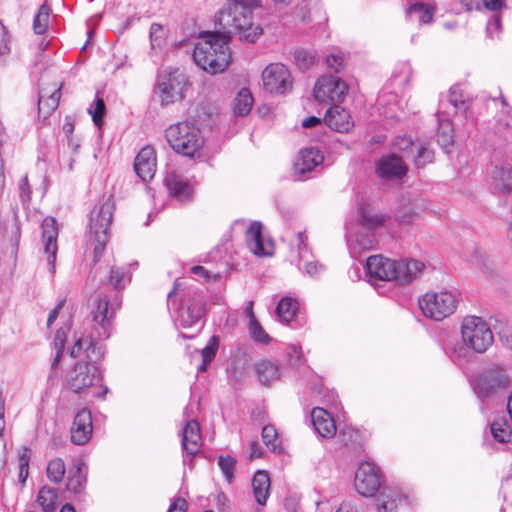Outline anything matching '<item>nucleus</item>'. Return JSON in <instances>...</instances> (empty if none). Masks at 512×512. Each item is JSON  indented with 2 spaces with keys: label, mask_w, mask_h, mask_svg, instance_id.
Masks as SVG:
<instances>
[{
  "label": "nucleus",
  "mask_w": 512,
  "mask_h": 512,
  "mask_svg": "<svg viewBox=\"0 0 512 512\" xmlns=\"http://www.w3.org/2000/svg\"><path fill=\"white\" fill-rule=\"evenodd\" d=\"M260 0H231L216 15V25L223 35L238 34L241 40L254 43L262 35V28L253 21V9Z\"/></svg>",
  "instance_id": "nucleus-1"
},
{
  "label": "nucleus",
  "mask_w": 512,
  "mask_h": 512,
  "mask_svg": "<svg viewBox=\"0 0 512 512\" xmlns=\"http://www.w3.org/2000/svg\"><path fill=\"white\" fill-rule=\"evenodd\" d=\"M260 0H231L216 15V25L223 35L238 34L241 40L254 43L262 35V28L253 21V9Z\"/></svg>",
  "instance_id": "nucleus-2"
},
{
  "label": "nucleus",
  "mask_w": 512,
  "mask_h": 512,
  "mask_svg": "<svg viewBox=\"0 0 512 512\" xmlns=\"http://www.w3.org/2000/svg\"><path fill=\"white\" fill-rule=\"evenodd\" d=\"M230 36L206 32L194 45L193 59L198 67L210 74L221 73L230 63Z\"/></svg>",
  "instance_id": "nucleus-3"
},
{
  "label": "nucleus",
  "mask_w": 512,
  "mask_h": 512,
  "mask_svg": "<svg viewBox=\"0 0 512 512\" xmlns=\"http://www.w3.org/2000/svg\"><path fill=\"white\" fill-rule=\"evenodd\" d=\"M104 356V350L98 343L90 341L85 350V359L77 362L65 375V385L74 393H86L100 384L102 375L98 363Z\"/></svg>",
  "instance_id": "nucleus-4"
},
{
  "label": "nucleus",
  "mask_w": 512,
  "mask_h": 512,
  "mask_svg": "<svg viewBox=\"0 0 512 512\" xmlns=\"http://www.w3.org/2000/svg\"><path fill=\"white\" fill-rule=\"evenodd\" d=\"M461 336L466 347H455L453 350L459 358H466L468 348L477 353H483L493 343V334L489 325L476 316L464 318Z\"/></svg>",
  "instance_id": "nucleus-5"
},
{
  "label": "nucleus",
  "mask_w": 512,
  "mask_h": 512,
  "mask_svg": "<svg viewBox=\"0 0 512 512\" xmlns=\"http://www.w3.org/2000/svg\"><path fill=\"white\" fill-rule=\"evenodd\" d=\"M166 138L175 152L187 157H193L203 145L199 128L189 121L171 125L166 130Z\"/></svg>",
  "instance_id": "nucleus-6"
},
{
  "label": "nucleus",
  "mask_w": 512,
  "mask_h": 512,
  "mask_svg": "<svg viewBox=\"0 0 512 512\" xmlns=\"http://www.w3.org/2000/svg\"><path fill=\"white\" fill-rule=\"evenodd\" d=\"M113 203L107 199L102 204L95 206L90 213L89 232L94 246V258L101 257L108 241V229L113 215Z\"/></svg>",
  "instance_id": "nucleus-7"
},
{
  "label": "nucleus",
  "mask_w": 512,
  "mask_h": 512,
  "mask_svg": "<svg viewBox=\"0 0 512 512\" xmlns=\"http://www.w3.org/2000/svg\"><path fill=\"white\" fill-rule=\"evenodd\" d=\"M456 304V295L449 291L428 292L419 299V307L424 316L436 321L450 316Z\"/></svg>",
  "instance_id": "nucleus-8"
},
{
  "label": "nucleus",
  "mask_w": 512,
  "mask_h": 512,
  "mask_svg": "<svg viewBox=\"0 0 512 512\" xmlns=\"http://www.w3.org/2000/svg\"><path fill=\"white\" fill-rule=\"evenodd\" d=\"M188 87L185 74L179 70H173L162 76L158 81V94L162 106H168L181 101Z\"/></svg>",
  "instance_id": "nucleus-9"
},
{
  "label": "nucleus",
  "mask_w": 512,
  "mask_h": 512,
  "mask_svg": "<svg viewBox=\"0 0 512 512\" xmlns=\"http://www.w3.org/2000/svg\"><path fill=\"white\" fill-rule=\"evenodd\" d=\"M262 82L264 89L275 95H286L293 87L292 75L282 63L269 64L262 72Z\"/></svg>",
  "instance_id": "nucleus-10"
},
{
  "label": "nucleus",
  "mask_w": 512,
  "mask_h": 512,
  "mask_svg": "<svg viewBox=\"0 0 512 512\" xmlns=\"http://www.w3.org/2000/svg\"><path fill=\"white\" fill-rule=\"evenodd\" d=\"M510 384V377L505 368L494 365L484 370L477 378L475 390L479 397H489L498 391L507 388Z\"/></svg>",
  "instance_id": "nucleus-11"
},
{
  "label": "nucleus",
  "mask_w": 512,
  "mask_h": 512,
  "mask_svg": "<svg viewBox=\"0 0 512 512\" xmlns=\"http://www.w3.org/2000/svg\"><path fill=\"white\" fill-rule=\"evenodd\" d=\"M382 482L381 471L374 463L368 461L360 463L355 473L354 487L361 496H374Z\"/></svg>",
  "instance_id": "nucleus-12"
},
{
  "label": "nucleus",
  "mask_w": 512,
  "mask_h": 512,
  "mask_svg": "<svg viewBox=\"0 0 512 512\" xmlns=\"http://www.w3.org/2000/svg\"><path fill=\"white\" fill-rule=\"evenodd\" d=\"M348 91L347 84L335 76H324L314 86V97L318 102L335 103L344 99Z\"/></svg>",
  "instance_id": "nucleus-13"
},
{
  "label": "nucleus",
  "mask_w": 512,
  "mask_h": 512,
  "mask_svg": "<svg viewBox=\"0 0 512 512\" xmlns=\"http://www.w3.org/2000/svg\"><path fill=\"white\" fill-rule=\"evenodd\" d=\"M366 269L369 281L375 285L376 281H397V261L374 255L367 259Z\"/></svg>",
  "instance_id": "nucleus-14"
},
{
  "label": "nucleus",
  "mask_w": 512,
  "mask_h": 512,
  "mask_svg": "<svg viewBox=\"0 0 512 512\" xmlns=\"http://www.w3.org/2000/svg\"><path fill=\"white\" fill-rule=\"evenodd\" d=\"M58 227L53 217H46L42 222V242L44 254L52 275L55 274V261L58 251L57 245Z\"/></svg>",
  "instance_id": "nucleus-15"
},
{
  "label": "nucleus",
  "mask_w": 512,
  "mask_h": 512,
  "mask_svg": "<svg viewBox=\"0 0 512 512\" xmlns=\"http://www.w3.org/2000/svg\"><path fill=\"white\" fill-rule=\"evenodd\" d=\"M93 425L91 412L87 409L80 410L71 427V441L76 445L86 444L92 436Z\"/></svg>",
  "instance_id": "nucleus-16"
},
{
  "label": "nucleus",
  "mask_w": 512,
  "mask_h": 512,
  "mask_svg": "<svg viewBox=\"0 0 512 512\" xmlns=\"http://www.w3.org/2000/svg\"><path fill=\"white\" fill-rule=\"evenodd\" d=\"M306 241L307 237L305 234L303 232H298L291 240V250H296L299 259L306 262L304 265L305 273L311 277H318L325 270V267L317 261L309 260V249Z\"/></svg>",
  "instance_id": "nucleus-17"
},
{
  "label": "nucleus",
  "mask_w": 512,
  "mask_h": 512,
  "mask_svg": "<svg viewBox=\"0 0 512 512\" xmlns=\"http://www.w3.org/2000/svg\"><path fill=\"white\" fill-rule=\"evenodd\" d=\"M406 172L402 158L395 154L383 156L376 164V173L382 179L401 178Z\"/></svg>",
  "instance_id": "nucleus-18"
},
{
  "label": "nucleus",
  "mask_w": 512,
  "mask_h": 512,
  "mask_svg": "<svg viewBox=\"0 0 512 512\" xmlns=\"http://www.w3.org/2000/svg\"><path fill=\"white\" fill-rule=\"evenodd\" d=\"M324 121L330 129L339 133H349L355 125L350 113L338 105L326 111Z\"/></svg>",
  "instance_id": "nucleus-19"
},
{
  "label": "nucleus",
  "mask_w": 512,
  "mask_h": 512,
  "mask_svg": "<svg viewBox=\"0 0 512 512\" xmlns=\"http://www.w3.org/2000/svg\"><path fill=\"white\" fill-rule=\"evenodd\" d=\"M136 174L143 180H151L156 172V155L151 146L143 147L134 162Z\"/></svg>",
  "instance_id": "nucleus-20"
},
{
  "label": "nucleus",
  "mask_w": 512,
  "mask_h": 512,
  "mask_svg": "<svg viewBox=\"0 0 512 512\" xmlns=\"http://www.w3.org/2000/svg\"><path fill=\"white\" fill-rule=\"evenodd\" d=\"M246 244L249 250L257 256H268L272 254L270 241H265L262 236V225L253 222L246 231Z\"/></svg>",
  "instance_id": "nucleus-21"
},
{
  "label": "nucleus",
  "mask_w": 512,
  "mask_h": 512,
  "mask_svg": "<svg viewBox=\"0 0 512 512\" xmlns=\"http://www.w3.org/2000/svg\"><path fill=\"white\" fill-rule=\"evenodd\" d=\"M92 316L93 321L102 329V332H99V337L108 338L110 322L114 316V308L109 307V300L106 297H99L94 301Z\"/></svg>",
  "instance_id": "nucleus-22"
},
{
  "label": "nucleus",
  "mask_w": 512,
  "mask_h": 512,
  "mask_svg": "<svg viewBox=\"0 0 512 512\" xmlns=\"http://www.w3.org/2000/svg\"><path fill=\"white\" fill-rule=\"evenodd\" d=\"M60 83H54L52 86L42 87L39 91L38 97V110L39 113L44 114L46 118L49 116L59 105L60 100Z\"/></svg>",
  "instance_id": "nucleus-23"
},
{
  "label": "nucleus",
  "mask_w": 512,
  "mask_h": 512,
  "mask_svg": "<svg viewBox=\"0 0 512 512\" xmlns=\"http://www.w3.org/2000/svg\"><path fill=\"white\" fill-rule=\"evenodd\" d=\"M323 160L324 156L320 150L313 147L304 148L299 152L298 157L295 160V172L303 175L322 164Z\"/></svg>",
  "instance_id": "nucleus-24"
},
{
  "label": "nucleus",
  "mask_w": 512,
  "mask_h": 512,
  "mask_svg": "<svg viewBox=\"0 0 512 512\" xmlns=\"http://www.w3.org/2000/svg\"><path fill=\"white\" fill-rule=\"evenodd\" d=\"M200 425L196 420L187 421L182 436V448L188 455H196L201 448Z\"/></svg>",
  "instance_id": "nucleus-25"
},
{
  "label": "nucleus",
  "mask_w": 512,
  "mask_h": 512,
  "mask_svg": "<svg viewBox=\"0 0 512 512\" xmlns=\"http://www.w3.org/2000/svg\"><path fill=\"white\" fill-rule=\"evenodd\" d=\"M311 422L315 431L323 438H332L336 434V425L330 414L316 407L311 412Z\"/></svg>",
  "instance_id": "nucleus-26"
},
{
  "label": "nucleus",
  "mask_w": 512,
  "mask_h": 512,
  "mask_svg": "<svg viewBox=\"0 0 512 512\" xmlns=\"http://www.w3.org/2000/svg\"><path fill=\"white\" fill-rule=\"evenodd\" d=\"M164 184L171 196L178 201H186L192 195V189L187 182H185L175 172H169L164 178Z\"/></svg>",
  "instance_id": "nucleus-27"
},
{
  "label": "nucleus",
  "mask_w": 512,
  "mask_h": 512,
  "mask_svg": "<svg viewBox=\"0 0 512 512\" xmlns=\"http://www.w3.org/2000/svg\"><path fill=\"white\" fill-rule=\"evenodd\" d=\"M205 313V306L201 299L195 300L191 305L182 306L178 312V321L183 328L196 325Z\"/></svg>",
  "instance_id": "nucleus-28"
},
{
  "label": "nucleus",
  "mask_w": 512,
  "mask_h": 512,
  "mask_svg": "<svg viewBox=\"0 0 512 512\" xmlns=\"http://www.w3.org/2000/svg\"><path fill=\"white\" fill-rule=\"evenodd\" d=\"M69 328H60L57 330L55 337H54V348L56 350L55 356L53 358V361L51 363V372L47 377V387L52 388L55 385V379H56V371L58 368V365L61 361L63 351L65 348V343L67 340V330Z\"/></svg>",
  "instance_id": "nucleus-29"
},
{
  "label": "nucleus",
  "mask_w": 512,
  "mask_h": 512,
  "mask_svg": "<svg viewBox=\"0 0 512 512\" xmlns=\"http://www.w3.org/2000/svg\"><path fill=\"white\" fill-rule=\"evenodd\" d=\"M492 188L502 194L512 191V167H495L491 172Z\"/></svg>",
  "instance_id": "nucleus-30"
},
{
  "label": "nucleus",
  "mask_w": 512,
  "mask_h": 512,
  "mask_svg": "<svg viewBox=\"0 0 512 512\" xmlns=\"http://www.w3.org/2000/svg\"><path fill=\"white\" fill-rule=\"evenodd\" d=\"M349 249L352 255L359 254L363 251H369L375 248L377 244L376 237L373 232L365 231L348 238Z\"/></svg>",
  "instance_id": "nucleus-31"
},
{
  "label": "nucleus",
  "mask_w": 512,
  "mask_h": 512,
  "mask_svg": "<svg viewBox=\"0 0 512 512\" xmlns=\"http://www.w3.org/2000/svg\"><path fill=\"white\" fill-rule=\"evenodd\" d=\"M253 493L259 505H265L270 489V478L265 471H258L252 479Z\"/></svg>",
  "instance_id": "nucleus-32"
},
{
  "label": "nucleus",
  "mask_w": 512,
  "mask_h": 512,
  "mask_svg": "<svg viewBox=\"0 0 512 512\" xmlns=\"http://www.w3.org/2000/svg\"><path fill=\"white\" fill-rule=\"evenodd\" d=\"M358 219L363 228L369 230L381 227L385 222V216L375 212L370 205H363L359 208Z\"/></svg>",
  "instance_id": "nucleus-33"
},
{
  "label": "nucleus",
  "mask_w": 512,
  "mask_h": 512,
  "mask_svg": "<svg viewBox=\"0 0 512 512\" xmlns=\"http://www.w3.org/2000/svg\"><path fill=\"white\" fill-rule=\"evenodd\" d=\"M424 268V264L417 260H402L397 262V282H409L416 278Z\"/></svg>",
  "instance_id": "nucleus-34"
},
{
  "label": "nucleus",
  "mask_w": 512,
  "mask_h": 512,
  "mask_svg": "<svg viewBox=\"0 0 512 512\" xmlns=\"http://www.w3.org/2000/svg\"><path fill=\"white\" fill-rule=\"evenodd\" d=\"M490 435L494 442L508 443L512 436V428L508 419L504 417L495 419L490 425Z\"/></svg>",
  "instance_id": "nucleus-35"
},
{
  "label": "nucleus",
  "mask_w": 512,
  "mask_h": 512,
  "mask_svg": "<svg viewBox=\"0 0 512 512\" xmlns=\"http://www.w3.org/2000/svg\"><path fill=\"white\" fill-rule=\"evenodd\" d=\"M435 13V7L423 3L411 4L407 9L410 20H416L419 25L431 23Z\"/></svg>",
  "instance_id": "nucleus-36"
},
{
  "label": "nucleus",
  "mask_w": 512,
  "mask_h": 512,
  "mask_svg": "<svg viewBox=\"0 0 512 512\" xmlns=\"http://www.w3.org/2000/svg\"><path fill=\"white\" fill-rule=\"evenodd\" d=\"M255 372L259 381L264 385H269L280 377L279 367L268 360H262L256 363Z\"/></svg>",
  "instance_id": "nucleus-37"
},
{
  "label": "nucleus",
  "mask_w": 512,
  "mask_h": 512,
  "mask_svg": "<svg viewBox=\"0 0 512 512\" xmlns=\"http://www.w3.org/2000/svg\"><path fill=\"white\" fill-rule=\"evenodd\" d=\"M298 302L290 297H284L276 307V316L279 321L289 323L296 315Z\"/></svg>",
  "instance_id": "nucleus-38"
},
{
  "label": "nucleus",
  "mask_w": 512,
  "mask_h": 512,
  "mask_svg": "<svg viewBox=\"0 0 512 512\" xmlns=\"http://www.w3.org/2000/svg\"><path fill=\"white\" fill-rule=\"evenodd\" d=\"M402 501L401 493L394 488H386L381 493V503L378 512H395L398 503Z\"/></svg>",
  "instance_id": "nucleus-39"
},
{
  "label": "nucleus",
  "mask_w": 512,
  "mask_h": 512,
  "mask_svg": "<svg viewBox=\"0 0 512 512\" xmlns=\"http://www.w3.org/2000/svg\"><path fill=\"white\" fill-rule=\"evenodd\" d=\"M253 97L249 89L242 88L234 99L233 110L239 116H246L250 113L253 105Z\"/></svg>",
  "instance_id": "nucleus-40"
},
{
  "label": "nucleus",
  "mask_w": 512,
  "mask_h": 512,
  "mask_svg": "<svg viewBox=\"0 0 512 512\" xmlns=\"http://www.w3.org/2000/svg\"><path fill=\"white\" fill-rule=\"evenodd\" d=\"M58 494L54 488L44 486L38 493L37 502L43 512H53L56 509Z\"/></svg>",
  "instance_id": "nucleus-41"
},
{
  "label": "nucleus",
  "mask_w": 512,
  "mask_h": 512,
  "mask_svg": "<svg viewBox=\"0 0 512 512\" xmlns=\"http://www.w3.org/2000/svg\"><path fill=\"white\" fill-rule=\"evenodd\" d=\"M438 143L445 149L450 147L453 144V128L452 123L448 119H443L442 116L438 113Z\"/></svg>",
  "instance_id": "nucleus-42"
},
{
  "label": "nucleus",
  "mask_w": 512,
  "mask_h": 512,
  "mask_svg": "<svg viewBox=\"0 0 512 512\" xmlns=\"http://www.w3.org/2000/svg\"><path fill=\"white\" fill-rule=\"evenodd\" d=\"M84 464L78 463L74 471H71L67 480V489L79 493L86 482L85 472L82 470Z\"/></svg>",
  "instance_id": "nucleus-43"
},
{
  "label": "nucleus",
  "mask_w": 512,
  "mask_h": 512,
  "mask_svg": "<svg viewBox=\"0 0 512 512\" xmlns=\"http://www.w3.org/2000/svg\"><path fill=\"white\" fill-rule=\"evenodd\" d=\"M131 281V275L124 267H112L110 270L109 283L115 289L124 288Z\"/></svg>",
  "instance_id": "nucleus-44"
},
{
  "label": "nucleus",
  "mask_w": 512,
  "mask_h": 512,
  "mask_svg": "<svg viewBox=\"0 0 512 512\" xmlns=\"http://www.w3.org/2000/svg\"><path fill=\"white\" fill-rule=\"evenodd\" d=\"M65 463L61 458L52 459L47 466V477L50 481L59 483L65 475Z\"/></svg>",
  "instance_id": "nucleus-45"
},
{
  "label": "nucleus",
  "mask_w": 512,
  "mask_h": 512,
  "mask_svg": "<svg viewBox=\"0 0 512 512\" xmlns=\"http://www.w3.org/2000/svg\"><path fill=\"white\" fill-rule=\"evenodd\" d=\"M262 439L267 448L272 452H281L282 448L278 442V433L274 426L266 425L262 428Z\"/></svg>",
  "instance_id": "nucleus-46"
},
{
  "label": "nucleus",
  "mask_w": 512,
  "mask_h": 512,
  "mask_svg": "<svg viewBox=\"0 0 512 512\" xmlns=\"http://www.w3.org/2000/svg\"><path fill=\"white\" fill-rule=\"evenodd\" d=\"M294 61L299 69L306 70L316 63L317 56L312 51L299 49L294 53Z\"/></svg>",
  "instance_id": "nucleus-47"
},
{
  "label": "nucleus",
  "mask_w": 512,
  "mask_h": 512,
  "mask_svg": "<svg viewBox=\"0 0 512 512\" xmlns=\"http://www.w3.org/2000/svg\"><path fill=\"white\" fill-rule=\"evenodd\" d=\"M50 15L49 6L44 3L40 6L37 14L34 17L33 29L36 34H43L48 27V20Z\"/></svg>",
  "instance_id": "nucleus-48"
},
{
  "label": "nucleus",
  "mask_w": 512,
  "mask_h": 512,
  "mask_svg": "<svg viewBox=\"0 0 512 512\" xmlns=\"http://www.w3.org/2000/svg\"><path fill=\"white\" fill-rule=\"evenodd\" d=\"M218 350V339L216 336L210 338L207 346L202 349V364L200 365L198 371L204 372L207 369L209 363L214 359L216 352Z\"/></svg>",
  "instance_id": "nucleus-49"
},
{
  "label": "nucleus",
  "mask_w": 512,
  "mask_h": 512,
  "mask_svg": "<svg viewBox=\"0 0 512 512\" xmlns=\"http://www.w3.org/2000/svg\"><path fill=\"white\" fill-rule=\"evenodd\" d=\"M236 464H237V460L233 456L221 455L218 458V466L221 469V471L228 483H231L234 479V472H235Z\"/></svg>",
  "instance_id": "nucleus-50"
},
{
  "label": "nucleus",
  "mask_w": 512,
  "mask_h": 512,
  "mask_svg": "<svg viewBox=\"0 0 512 512\" xmlns=\"http://www.w3.org/2000/svg\"><path fill=\"white\" fill-rule=\"evenodd\" d=\"M88 113L92 116L94 124L100 128L106 113L104 100L102 98H96L93 105L88 109Z\"/></svg>",
  "instance_id": "nucleus-51"
},
{
  "label": "nucleus",
  "mask_w": 512,
  "mask_h": 512,
  "mask_svg": "<svg viewBox=\"0 0 512 512\" xmlns=\"http://www.w3.org/2000/svg\"><path fill=\"white\" fill-rule=\"evenodd\" d=\"M249 331L251 337L260 343L266 344L269 342L270 337L261 327L260 323L256 320L254 314H251V321H249Z\"/></svg>",
  "instance_id": "nucleus-52"
},
{
  "label": "nucleus",
  "mask_w": 512,
  "mask_h": 512,
  "mask_svg": "<svg viewBox=\"0 0 512 512\" xmlns=\"http://www.w3.org/2000/svg\"><path fill=\"white\" fill-rule=\"evenodd\" d=\"M166 30L163 26L153 23L150 27V42L152 49L160 48L164 43Z\"/></svg>",
  "instance_id": "nucleus-53"
},
{
  "label": "nucleus",
  "mask_w": 512,
  "mask_h": 512,
  "mask_svg": "<svg viewBox=\"0 0 512 512\" xmlns=\"http://www.w3.org/2000/svg\"><path fill=\"white\" fill-rule=\"evenodd\" d=\"M414 157V162L418 167L425 166L431 163L434 157V152L426 144L420 145L417 148V153Z\"/></svg>",
  "instance_id": "nucleus-54"
},
{
  "label": "nucleus",
  "mask_w": 512,
  "mask_h": 512,
  "mask_svg": "<svg viewBox=\"0 0 512 512\" xmlns=\"http://www.w3.org/2000/svg\"><path fill=\"white\" fill-rule=\"evenodd\" d=\"M326 64L332 71L338 73L345 65L344 56L341 53L330 54L326 57Z\"/></svg>",
  "instance_id": "nucleus-55"
},
{
  "label": "nucleus",
  "mask_w": 512,
  "mask_h": 512,
  "mask_svg": "<svg viewBox=\"0 0 512 512\" xmlns=\"http://www.w3.org/2000/svg\"><path fill=\"white\" fill-rule=\"evenodd\" d=\"M449 102L456 109L466 110L465 100L463 99L462 90L460 87H452L449 94Z\"/></svg>",
  "instance_id": "nucleus-56"
},
{
  "label": "nucleus",
  "mask_w": 512,
  "mask_h": 512,
  "mask_svg": "<svg viewBox=\"0 0 512 512\" xmlns=\"http://www.w3.org/2000/svg\"><path fill=\"white\" fill-rule=\"evenodd\" d=\"M335 512H361L357 501L353 499L344 500Z\"/></svg>",
  "instance_id": "nucleus-57"
},
{
  "label": "nucleus",
  "mask_w": 512,
  "mask_h": 512,
  "mask_svg": "<svg viewBox=\"0 0 512 512\" xmlns=\"http://www.w3.org/2000/svg\"><path fill=\"white\" fill-rule=\"evenodd\" d=\"M9 39L7 37V32L5 26L0 22V56L6 55L9 53Z\"/></svg>",
  "instance_id": "nucleus-58"
},
{
  "label": "nucleus",
  "mask_w": 512,
  "mask_h": 512,
  "mask_svg": "<svg viewBox=\"0 0 512 512\" xmlns=\"http://www.w3.org/2000/svg\"><path fill=\"white\" fill-rule=\"evenodd\" d=\"M19 193L20 198L23 203L28 202L30 200L31 191L29 188V183L27 177L21 179L19 183Z\"/></svg>",
  "instance_id": "nucleus-59"
},
{
  "label": "nucleus",
  "mask_w": 512,
  "mask_h": 512,
  "mask_svg": "<svg viewBox=\"0 0 512 512\" xmlns=\"http://www.w3.org/2000/svg\"><path fill=\"white\" fill-rule=\"evenodd\" d=\"M191 272L194 274V275H197V276H200L202 277L205 281H210L212 278L214 280H216L217 278L220 277L219 274H214V275H211L208 270H206L204 267L202 266H193L191 268Z\"/></svg>",
  "instance_id": "nucleus-60"
},
{
  "label": "nucleus",
  "mask_w": 512,
  "mask_h": 512,
  "mask_svg": "<svg viewBox=\"0 0 512 512\" xmlns=\"http://www.w3.org/2000/svg\"><path fill=\"white\" fill-rule=\"evenodd\" d=\"M289 363L293 366L301 362V348L292 345L288 348Z\"/></svg>",
  "instance_id": "nucleus-61"
},
{
  "label": "nucleus",
  "mask_w": 512,
  "mask_h": 512,
  "mask_svg": "<svg viewBox=\"0 0 512 512\" xmlns=\"http://www.w3.org/2000/svg\"><path fill=\"white\" fill-rule=\"evenodd\" d=\"M501 28V21L499 16H493L487 23L486 30L491 38L494 37V33H498Z\"/></svg>",
  "instance_id": "nucleus-62"
},
{
  "label": "nucleus",
  "mask_w": 512,
  "mask_h": 512,
  "mask_svg": "<svg viewBox=\"0 0 512 512\" xmlns=\"http://www.w3.org/2000/svg\"><path fill=\"white\" fill-rule=\"evenodd\" d=\"M187 502L183 498H177L169 507L167 512H186Z\"/></svg>",
  "instance_id": "nucleus-63"
},
{
  "label": "nucleus",
  "mask_w": 512,
  "mask_h": 512,
  "mask_svg": "<svg viewBox=\"0 0 512 512\" xmlns=\"http://www.w3.org/2000/svg\"><path fill=\"white\" fill-rule=\"evenodd\" d=\"M263 456V450L257 441H253L250 444L249 458H261Z\"/></svg>",
  "instance_id": "nucleus-64"
}]
</instances>
